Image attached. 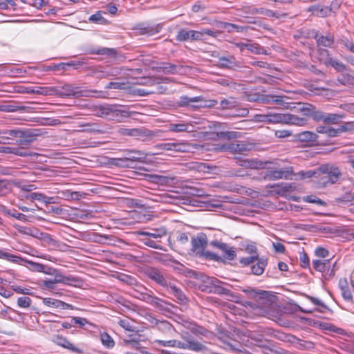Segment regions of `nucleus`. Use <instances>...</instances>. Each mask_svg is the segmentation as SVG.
I'll list each match as a JSON object with an SVG mask.
<instances>
[{"mask_svg":"<svg viewBox=\"0 0 354 354\" xmlns=\"http://www.w3.org/2000/svg\"><path fill=\"white\" fill-rule=\"evenodd\" d=\"M319 183L323 186L335 183L342 176L337 167L328 164L319 166Z\"/></svg>","mask_w":354,"mask_h":354,"instance_id":"nucleus-4","label":"nucleus"},{"mask_svg":"<svg viewBox=\"0 0 354 354\" xmlns=\"http://www.w3.org/2000/svg\"><path fill=\"white\" fill-rule=\"evenodd\" d=\"M299 263H300V266L304 268H306L310 266L309 257H308L307 253H306L305 252H300Z\"/></svg>","mask_w":354,"mask_h":354,"instance_id":"nucleus-56","label":"nucleus"},{"mask_svg":"<svg viewBox=\"0 0 354 354\" xmlns=\"http://www.w3.org/2000/svg\"><path fill=\"white\" fill-rule=\"evenodd\" d=\"M41 135L39 129H18L16 136V143L19 146H28L37 137Z\"/></svg>","mask_w":354,"mask_h":354,"instance_id":"nucleus-8","label":"nucleus"},{"mask_svg":"<svg viewBox=\"0 0 354 354\" xmlns=\"http://www.w3.org/2000/svg\"><path fill=\"white\" fill-rule=\"evenodd\" d=\"M210 244L222 252L223 257H221L223 259V261H221L222 262H224L225 260L232 261L236 258V254L234 248L230 247L227 243L213 241ZM220 261H221L218 262Z\"/></svg>","mask_w":354,"mask_h":354,"instance_id":"nucleus-10","label":"nucleus"},{"mask_svg":"<svg viewBox=\"0 0 354 354\" xmlns=\"http://www.w3.org/2000/svg\"><path fill=\"white\" fill-rule=\"evenodd\" d=\"M91 54L115 57L116 55V50L114 48L102 47L91 50Z\"/></svg>","mask_w":354,"mask_h":354,"instance_id":"nucleus-37","label":"nucleus"},{"mask_svg":"<svg viewBox=\"0 0 354 354\" xmlns=\"http://www.w3.org/2000/svg\"><path fill=\"white\" fill-rule=\"evenodd\" d=\"M24 146H20V147H6V150L4 151L6 153H11L15 155H17L21 157H27L30 156L31 152L25 149L24 148Z\"/></svg>","mask_w":354,"mask_h":354,"instance_id":"nucleus-31","label":"nucleus"},{"mask_svg":"<svg viewBox=\"0 0 354 354\" xmlns=\"http://www.w3.org/2000/svg\"><path fill=\"white\" fill-rule=\"evenodd\" d=\"M308 10L313 12L314 15L320 17H326L329 15L331 12V8H330L328 6H312L309 8Z\"/></svg>","mask_w":354,"mask_h":354,"instance_id":"nucleus-32","label":"nucleus"},{"mask_svg":"<svg viewBox=\"0 0 354 354\" xmlns=\"http://www.w3.org/2000/svg\"><path fill=\"white\" fill-rule=\"evenodd\" d=\"M157 343L163 346L176 347L181 349H189L196 352L207 350V348L198 341L187 339V342H182L176 339H158Z\"/></svg>","mask_w":354,"mask_h":354,"instance_id":"nucleus-2","label":"nucleus"},{"mask_svg":"<svg viewBox=\"0 0 354 354\" xmlns=\"http://www.w3.org/2000/svg\"><path fill=\"white\" fill-rule=\"evenodd\" d=\"M42 302L44 305L53 308L57 309H62V310H73L75 308L71 304L65 303L62 301L50 298V297H46L42 299Z\"/></svg>","mask_w":354,"mask_h":354,"instance_id":"nucleus-15","label":"nucleus"},{"mask_svg":"<svg viewBox=\"0 0 354 354\" xmlns=\"http://www.w3.org/2000/svg\"><path fill=\"white\" fill-rule=\"evenodd\" d=\"M50 89H53L50 91L51 95H55L62 97L73 96L75 97H89L93 96L91 93H100V91L93 90L89 91H84L80 90L77 87H75L71 84H66L61 88L57 87H50Z\"/></svg>","mask_w":354,"mask_h":354,"instance_id":"nucleus-3","label":"nucleus"},{"mask_svg":"<svg viewBox=\"0 0 354 354\" xmlns=\"http://www.w3.org/2000/svg\"><path fill=\"white\" fill-rule=\"evenodd\" d=\"M258 254L252 255L247 257L242 258L239 260L241 264L247 266L253 263L255 261L258 260Z\"/></svg>","mask_w":354,"mask_h":354,"instance_id":"nucleus-59","label":"nucleus"},{"mask_svg":"<svg viewBox=\"0 0 354 354\" xmlns=\"http://www.w3.org/2000/svg\"><path fill=\"white\" fill-rule=\"evenodd\" d=\"M26 107L24 106H19L15 104H3L0 105V111L4 112H16L18 111H24Z\"/></svg>","mask_w":354,"mask_h":354,"instance_id":"nucleus-42","label":"nucleus"},{"mask_svg":"<svg viewBox=\"0 0 354 354\" xmlns=\"http://www.w3.org/2000/svg\"><path fill=\"white\" fill-rule=\"evenodd\" d=\"M183 66L171 64L169 62H162L156 67L158 72H162L166 75H174L179 72L183 68Z\"/></svg>","mask_w":354,"mask_h":354,"instance_id":"nucleus-17","label":"nucleus"},{"mask_svg":"<svg viewBox=\"0 0 354 354\" xmlns=\"http://www.w3.org/2000/svg\"><path fill=\"white\" fill-rule=\"evenodd\" d=\"M318 135L313 131H302L297 135V139L302 142L315 143L318 141Z\"/></svg>","mask_w":354,"mask_h":354,"instance_id":"nucleus-26","label":"nucleus"},{"mask_svg":"<svg viewBox=\"0 0 354 354\" xmlns=\"http://www.w3.org/2000/svg\"><path fill=\"white\" fill-rule=\"evenodd\" d=\"M93 75L98 79L108 78L111 76L115 75L113 71L100 70L95 68L93 71Z\"/></svg>","mask_w":354,"mask_h":354,"instance_id":"nucleus-45","label":"nucleus"},{"mask_svg":"<svg viewBox=\"0 0 354 354\" xmlns=\"http://www.w3.org/2000/svg\"><path fill=\"white\" fill-rule=\"evenodd\" d=\"M251 297L259 301V304H267L269 301L268 292L267 291L257 292L254 290H244Z\"/></svg>","mask_w":354,"mask_h":354,"instance_id":"nucleus-23","label":"nucleus"},{"mask_svg":"<svg viewBox=\"0 0 354 354\" xmlns=\"http://www.w3.org/2000/svg\"><path fill=\"white\" fill-rule=\"evenodd\" d=\"M236 46L238 47H239V48L242 51H243L245 49H246L248 51L255 53V54H257V55L266 54V50L263 47H261V46H259L257 44H253V43H250V42H248V43L240 42V43H237Z\"/></svg>","mask_w":354,"mask_h":354,"instance_id":"nucleus-19","label":"nucleus"},{"mask_svg":"<svg viewBox=\"0 0 354 354\" xmlns=\"http://www.w3.org/2000/svg\"><path fill=\"white\" fill-rule=\"evenodd\" d=\"M118 133L124 136L134 137L137 139L145 140V138H152L159 136L160 131H153L145 127L140 128H120Z\"/></svg>","mask_w":354,"mask_h":354,"instance_id":"nucleus-6","label":"nucleus"},{"mask_svg":"<svg viewBox=\"0 0 354 354\" xmlns=\"http://www.w3.org/2000/svg\"><path fill=\"white\" fill-rule=\"evenodd\" d=\"M28 263L31 266V269L33 271L41 272L48 274H53L55 272V269H53L50 267H46V266L41 263H35L32 261H28Z\"/></svg>","mask_w":354,"mask_h":354,"instance_id":"nucleus-29","label":"nucleus"},{"mask_svg":"<svg viewBox=\"0 0 354 354\" xmlns=\"http://www.w3.org/2000/svg\"><path fill=\"white\" fill-rule=\"evenodd\" d=\"M80 127H83L84 129L82 130H79L80 131L84 132H89V133H103L104 131L99 129V126L95 123H82L80 124Z\"/></svg>","mask_w":354,"mask_h":354,"instance_id":"nucleus-36","label":"nucleus"},{"mask_svg":"<svg viewBox=\"0 0 354 354\" xmlns=\"http://www.w3.org/2000/svg\"><path fill=\"white\" fill-rule=\"evenodd\" d=\"M267 162L258 160L257 159L250 158L241 160L239 161V165L247 169H258L264 168Z\"/></svg>","mask_w":354,"mask_h":354,"instance_id":"nucleus-20","label":"nucleus"},{"mask_svg":"<svg viewBox=\"0 0 354 354\" xmlns=\"http://www.w3.org/2000/svg\"><path fill=\"white\" fill-rule=\"evenodd\" d=\"M124 343L127 346H131L134 348H138L140 345V339L139 337L131 338L129 339H124Z\"/></svg>","mask_w":354,"mask_h":354,"instance_id":"nucleus-64","label":"nucleus"},{"mask_svg":"<svg viewBox=\"0 0 354 354\" xmlns=\"http://www.w3.org/2000/svg\"><path fill=\"white\" fill-rule=\"evenodd\" d=\"M315 106L313 104H301V106L299 108V109L302 111L305 115L310 116Z\"/></svg>","mask_w":354,"mask_h":354,"instance_id":"nucleus-62","label":"nucleus"},{"mask_svg":"<svg viewBox=\"0 0 354 354\" xmlns=\"http://www.w3.org/2000/svg\"><path fill=\"white\" fill-rule=\"evenodd\" d=\"M144 274L151 280L162 287H169V283L162 271L155 267H147L144 270Z\"/></svg>","mask_w":354,"mask_h":354,"instance_id":"nucleus-9","label":"nucleus"},{"mask_svg":"<svg viewBox=\"0 0 354 354\" xmlns=\"http://www.w3.org/2000/svg\"><path fill=\"white\" fill-rule=\"evenodd\" d=\"M268 123H282L297 126H304L307 124L306 118L288 113H268Z\"/></svg>","mask_w":354,"mask_h":354,"instance_id":"nucleus-5","label":"nucleus"},{"mask_svg":"<svg viewBox=\"0 0 354 354\" xmlns=\"http://www.w3.org/2000/svg\"><path fill=\"white\" fill-rule=\"evenodd\" d=\"M161 149L167 151L176 152H189L191 150V145L185 142H167L160 145Z\"/></svg>","mask_w":354,"mask_h":354,"instance_id":"nucleus-13","label":"nucleus"},{"mask_svg":"<svg viewBox=\"0 0 354 354\" xmlns=\"http://www.w3.org/2000/svg\"><path fill=\"white\" fill-rule=\"evenodd\" d=\"M167 288L169 290V292L171 295H173L181 303H185L187 301V299L185 294L180 289L177 288L176 286L169 283V287Z\"/></svg>","mask_w":354,"mask_h":354,"instance_id":"nucleus-30","label":"nucleus"},{"mask_svg":"<svg viewBox=\"0 0 354 354\" xmlns=\"http://www.w3.org/2000/svg\"><path fill=\"white\" fill-rule=\"evenodd\" d=\"M216 149L222 152H230L232 153H243L252 149V145L244 141H235L218 145Z\"/></svg>","mask_w":354,"mask_h":354,"instance_id":"nucleus-7","label":"nucleus"},{"mask_svg":"<svg viewBox=\"0 0 354 354\" xmlns=\"http://www.w3.org/2000/svg\"><path fill=\"white\" fill-rule=\"evenodd\" d=\"M189 39V30L181 29L178 32L176 35V40L179 41H187Z\"/></svg>","mask_w":354,"mask_h":354,"instance_id":"nucleus-60","label":"nucleus"},{"mask_svg":"<svg viewBox=\"0 0 354 354\" xmlns=\"http://www.w3.org/2000/svg\"><path fill=\"white\" fill-rule=\"evenodd\" d=\"M191 243L192 251L197 257L215 261H223L222 258L216 254L205 250L207 245V236L205 234L192 238Z\"/></svg>","mask_w":354,"mask_h":354,"instance_id":"nucleus-1","label":"nucleus"},{"mask_svg":"<svg viewBox=\"0 0 354 354\" xmlns=\"http://www.w3.org/2000/svg\"><path fill=\"white\" fill-rule=\"evenodd\" d=\"M288 99L289 98L286 96L275 95L274 103L286 109H291L290 103L286 102Z\"/></svg>","mask_w":354,"mask_h":354,"instance_id":"nucleus-47","label":"nucleus"},{"mask_svg":"<svg viewBox=\"0 0 354 354\" xmlns=\"http://www.w3.org/2000/svg\"><path fill=\"white\" fill-rule=\"evenodd\" d=\"M317 43L325 47H331L334 43V39L332 36H321L317 39Z\"/></svg>","mask_w":354,"mask_h":354,"instance_id":"nucleus-46","label":"nucleus"},{"mask_svg":"<svg viewBox=\"0 0 354 354\" xmlns=\"http://www.w3.org/2000/svg\"><path fill=\"white\" fill-rule=\"evenodd\" d=\"M0 258L7 259L8 261L14 263H19L23 261L22 258L20 257L5 252L2 250H0Z\"/></svg>","mask_w":354,"mask_h":354,"instance_id":"nucleus-50","label":"nucleus"},{"mask_svg":"<svg viewBox=\"0 0 354 354\" xmlns=\"http://www.w3.org/2000/svg\"><path fill=\"white\" fill-rule=\"evenodd\" d=\"M313 268L320 272H324L329 266V261H321L319 259H315L313 261Z\"/></svg>","mask_w":354,"mask_h":354,"instance_id":"nucleus-40","label":"nucleus"},{"mask_svg":"<svg viewBox=\"0 0 354 354\" xmlns=\"http://www.w3.org/2000/svg\"><path fill=\"white\" fill-rule=\"evenodd\" d=\"M220 106L222 109H230L236 106V101L234 98L224 99L221 101Z\"/></svg>","mask_w":354,"mask_h":354,"instance_id":"nucleus-52","label":"nucleus"},{"mask_svg":"<svg viewBox=\"0 0 354 354\" xmlns=\"http://www.w3.org/2000/svg\"><path fill=\"white\" fill-rule=\"evenodd\" d=\"M325 113H326L324 112L317 110L315 107L310 117H311L316 122L322 121L324 122Z\"/></svg>","mask_w":354,"mask_h":354,"instance_id":"nucleus-55","label":"nucleus"},{"mask_svg":"<svg viewBox=\"0 0 354 354\" xmlns=\"http://www.w3.org/2000/svg\"><path fill=\"white\" fill-rule=\"evenodd\" d=\"M138 295L136 296L138 299L147 302L154 307L158 308L160 310L165 309L167 303L163 299L151 295L149 292H138Z\"/></svg>","mask_w":354,"mask_h":354,"instance_id":"nucleus-11","label":"nucleus"},{"mask_svg":"<svg viewBox=\"0 0 354 354\" xmlns=\"http://www.w3.org/2000/svg\"><path fill=\"white\" fill-rule=\"evenodd\" d=\"M168 131L174 133H190L194 131V126L191 122L179 121L178 122H171L167 125Z\"/></svg>","mask_w":354,"mask_h":354,"instance_id":"nucleus-12","label":"nucleus"},{"mask_svg":"<svg viewBox=\"0 0 354 354\" xmlns=\"http://www.w3.org/2000/svg\"><path fill=\"white\" fill-rule=\"evenodd\" d=\"M127 151L129 153H135V154H137L139 156H129V157H126L129 162L138 161L140 158H145V156H146V154L142 151L128 150Z\"/></svg>","mask_w":354,"mask_h":354,"instance_id":"nucleus-51","label":"nucleus"},{"mask_svg":"<svg viewBox=\"0 0 354 354\" xmlns=\"http://www.w3.org/2000/svg\"><path fill=\"white\" fill-rule=\"evenodd\" d=\"M201 100V97H189L187 96H181L178 102L180 106H191L192 107H198L193 104Z\"/></svg>","mask_w":354,"mask_h":354,"instance_id":"nucleus-38","label":"nucleus"},{"mask_svg":"<svg viewBox=\"0 0 354 354\" xmlns=\"http://www.w3.org/2000/svg\"><path fill=\"white\" fill-rule=\"evenodd\" d=\"M338 82L344 86L354 84V76L348 73H342L337 77Z\"/></svg>","mask_w":354,"mask_h":354,"instance_id":"nucleus-35","label":"nucleus"},{"mask_svg":"<svg viewBox=\"0 0 354 354\" xmlns=\"http://www.w3.org/2000/svg\"><path fill=\"white\" fill-rule=\"evenodd\" d=\"M326 64H330L331 66H333L335 69H336L337 71H344L346 70V66L341 62H339L338 60L334 59L331 57H328L326 62Z\"/></svg>","mask_w":354,"mask_h":354,"instance_id":"nucleus-43","label":"nucleus"},{"mask_svg":"<svg viewBox=\"0 0 354 354\" xmlns=\"http://www.w3.org/2000/svg\"><path fill=\"white\" fill-rule=\"evenodd\" d=\"M340 288L342 290V295L344 299L348 301H351L353 299V295L347 286L346 280L344 281V285H342L340 283Z\"/></svg>","mask_w":354,"mask_h":354,"instance_id":"nucleus-49","label":"nucleus"},{"mask_svg":"<svg viewBox=\"0 0 354 354\" xmlns=\"http://www.w3.org/2000/svg\"><path fill=\"white\" fill-rule=\"evenodd\" d=\"M153 180L156 183L160 185H170L174 183L176 177H169L166 176L153 175L152 176Z\"/></svg>","mask_w":354,"mask_h":354,"instance_id":"nucleus-39","label":"nucleus"},{"mask_svg":"<svg viewBox=\"0 0 354 354\" xmlns=\"http://www.w3.org/2000/svg\"><path fill=\"white\" fill-rule=\"evenodd\" d=\"M110 106H100L97 108V115L102 118H109V111H110Z\"/></svg>","mask_w":354,"mask_h":354,"instance_id":"nucleus-53","label":"nucleus"},{"mask_svg":"<svg viewBox=\"0 0 354 354\" xmlns=\"http://www.w3.org/2000/svg\"><path fill=\"white\" fill-rule=\"evenodd\" d=\"M339 131L340 133L346 131H354V122H347L339 127Z\"/></svg>","mask_w":354,"mask_h":354,"instance_id":"nucleus-63","label":"nucleus"},{"mask_svg":"<svg viewBox=\"0 0 354 354\" xmlns=\"http://www.w3.org/2000/svg\"><path fill=\"white\" fill-rule=\"evenodd\" d=\"M268 188H277V193L279 194H284L288 192H292L295 190L296 187L292 183H275L273 185H267Z\"/></svg>","mask_w":354,"mask_h":354,"instance_id":"nucleus-24","label":"nucleus"},{"mask_svg":"<svg viewBox=\"0 0 354 354\" xmlns=\"http://www.w3.org/2000/svg\"><path fill=\"white\" fill-rule=\"evenodd\" d=\"M28 199H30L31 201H42L43 203L46 204H51L55 203V197H49L46 195H44L42 193H31L28 197Z\"/></svg>","mask_w":354,"mask_h":354,"instance_id":"nucleus-28","label":"nucleus"},{"mask_svg":"<svg viewBox=\"0 0 354 354\" xmlns=\"http://www.w3.org/2000/svg\"><path fill=\"white\" fill-rule=\"evenodd\" d=\"M135 30L139 35H153L159 32V28L158 26H151L145 23L137 25Z\"/></svg>","mask_w":354,"mask_h":354,"instance_id":"nucleus-22","label":"nucleus"},{"mask_svg":"<svg viewBox=\"0 0 354 354\" xmlns=\"http://www.w3.org/2000/svg\"><path fill=\"white\" fill-rule=\"evenodd\" d=\"M100 339L102 344L107 348H113L115 345L113 339L107 333H102Z\"/></svg>","mask_w":354,"mask_h":354,"instance_id":"nucleus-48","label":"nucleus"},{"mask_svg":"<svg viewBox=\"0 0 354 354\" xmlns=\"http://www.w3.org/2000/svg\"><path fill=\"white\" fill-rule=\"evenodd\" d=\"M218 66L221 68H225L230 69H235L239 67L240 64H238L234 57H221L218 60Z\"/></svg>","mask_w":354,"mask_h":354,"instance_id":"nucleus-25","label":"nucleus"},{"mask_svg":"<svg viewBox=\"0 0 354 354\" xmlns=\"http://www.w3.org/2000/svg\"><path fill=\"white\" fill-rule=\"evenodd\" d=\"M345 115L344 114H337V113H325L324 121L325 124H337L339 123L343 118H344Z\"/></svg>","mask_w":354,"mask_h":354,"instance_id":"nucleus-34","label":"nucleus"},{"mask_svg":"<svg viewBox=\"0 0 354 354\" xmlns=\"http://www.w3.org/2000/svg\"><path fill=\"white\" fill-rule=\"evenodd\" d=\"M53 89H50V87H41V86H36L35 88L32 87H24L21 88V89L18 90V93H30V94H38L42 95H51L50 91Z\"/></svg>","mask_w":354,"mask_h":354,"instance_id":"nucleus-21","label":"nucleus"},{"mask_svg":"<svg viewBox=\"0 0 354 354\" xmlns=\"http://www.w3.org/2000/svg\"><path fill=\"white\" fill-rule=\"evenodd\" d=\"M167 234V231L165 227H161L160 228L153 229L152 232H146V231H139L138 232V234L140 236H145L148 237H151L153 239H159L162 238Z\"/></svg>","mask_w":354,"mask_h":354,"instance_id":"nucleus-27","label":"nucleus"},{"mask_svg":"<svg viewBox=\"0 0 354 354\" xmlns=\"http://www.w3.org/2000/svg\"><path fill=\"white\" fill-rule=\"evenodd\" d=\"M31 302V299L28 297H20L17 299V305L21 308H28Z\"/></svg>","mask_w":354,"mask_h":354,"instance_id":"nucleus-58","label":"nucleus"},{"mask_svg":"<svg viewBox=\"0 0 354 354\" xmlns=\"http://www.w3.org/2000/svg\"><path fill=\"white\" fill-rule=\"evenodd\" d=\"M142 241L147 246L155 249L164 250L163 248L161 245L157 244L156 241L150 239L148 236H146L145 238L142 239Z\"/></svg>","mask_w":354,"mask_h":354,"instance_id":"nucleus-57","label":"nucleus"},{"mask_svg":"<svg viewBox=\"0 0 354 354\" xmlns=\"http://www.w3.org/2000/svg\"><path fill=\"white\" fill-rule=\"evenodd\" d=\"M88 21L97 24H106L108 23V21L102 17L101 11H97L90 16Z\"/></svg>","mask_w":354,"mask_h":354,"instance_id":"nucleus-41","label":"nucleus"},{"mask_svg":"<svg viewBox=\"0 0 354 354\" xmlns=\"http://www.w3.org/2000/svg\"><path fill=\"white\" fill-rule=\"evenodd\" d=\"M210 292L218 294V295H231V290L227 289L221 286V284H216L212 283V287Z\"/></svg>","mask_w":354,"mask_h":354,"instance_id":"nucleus-44","label":"nucleus"},{"mask_svg":"<svg viewBox=\"0 0 354 354\" xmlns=\"http://www.w3.org/2000/svg\"><path fill=\"white\" fill-rule=\"evenodd\" d=\"M267 265V260L264 259H258V262L251 267V272L254 275H261L263 273Z\"/></svg>","mask_w":354,"mask_h":354,"instance_id":"nucleus-33","label":"nucleus"},{"mask_svg":"<svg viewBox=\"0 0 354 354\" xmlns=\"http://www.w3.org/2000/svg\"><path fill=\"white\" fill-rule=\"evenodd\" d=\"M223 28L226 29L229 32L233 31V30H235L236 32H242L244 29L242 26L230 23H224Z\"/></svg>","mask_w":354,"mask_h":354,"instance_id":"nucleus-61","label":"nucleus"},{"mask_svg":"<svg viewBox=\"0 0 354 354\" xmlns=\"http://www.w3.org/2000/svg\"><path fill=\"white\" fill-rule=\"evenodd\" d=\"M5 213L12 217L16 218L17 219H18L21 221L26 222L28 221L26 215H25L22 213H19L15 209H13V211L6 210V211H5Z\"/></svg>","mask_w":354,"mask_h":354,"instance_id":"nucleus-54","label":"nucleus"},{"mask_svg":"<svg viewBox=\"0 0 354 354\" xmlns=\"http://www.w3.org/2000/svg\"><path fill=\"white\" fill-rule=\"evenodd\" d=\"M53 342L58 346H60L64 348L68 349L73 352L77 353H82L83 351L79 348L75 346L71 343L66 337L60 335H55L53 337Z\"/></svg>","mask_w":354,"mask_h":354,"instance_id":"nucleus-18","label":"nucleus"},{"mask_svg":"<svg viewBox=\"0 0 354 354\" xmlns=\"http://www.w3.org/2000/svg\"><path fill=\"white\" fill-rule=\"evenodd\" d=\"M183 326L185 328L189 330L194 335L197 336L201 335L207 337L209 335L212 334L211 331L202 326L198 325L195 322L186 321L184 322Z\"/></svg>","mask_w":354,"mask_h":354,"instance_id":"nucleus-14","label":"nucleus"},{"mask_svg":"<svg viewBox=\"0 0 354 354\" xmlns=\"http://www.w3.org/2000/svg\"><path fill=\"white\" fill-rule=\"evenodd\" d=\"M130 116L131 115L129 111L119 109L117 106H110L109 120L121 122L124 118H127Z\"/></svg>","mask_w":354,"mask_h":354,"instance_id":"nucleus-16","label":"nucleus"}]
</instances>
